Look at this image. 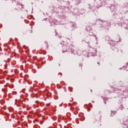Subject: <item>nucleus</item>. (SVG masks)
Masks as SVG:
<instances>
[{
	"mask_svg": "<svg viewBox=\"0 0 128 128\" xmlns=\"http://www.w3.org/2000/svg\"><path fill=\"white\" fill-rule=\"evenodd\" d=\"M104 104H106V102H104Z\"/></svg>",
	"mask_w": 128,
	"mask_h": 128,
	"instance_id": "8",
	"label": "nucleus"
},
{
	"mask_svg": "<svg viewBox=\"0 0 128 128\" xmlns=\"http://www.w3.org/2000/svg\"><path fill=\"white\" fill-rule=\"evenodd\" d=\"M91 92H92V90H91Z\"/></svg>",
	"mask_w": 128,
	"mask_h": 128,
	"instance_id": "6",
	"label": "nucleus"
},
{
	"mask_svg": "<svg viewBox=\"0 0 128 128\" xmlns=\"http://www.w3.org/2000/svg\"><path fill=\"white\" fill-rule=\"evenodd\" d=\"M118 88L114 89V90H117Z\"/></svg>",
	"mask_w": 128,
	"mask_h": 128,
	"instance_id": "4",
	"label": "nucleus"
},
{
	"mask_svg": "<svg viewBox=\"0 0 128 128\" xmlns=\"http://www.w3.org/2000/svg\"><path fill=\"white\" fill-rule=\"evenodd\" d=\"M68 46H62V52L63 54H64V52H68Z\"/></svg>",
	"mask_w": 128,
	"mask_h": 128,
	"instance_id": "1",
	"label": "nucleus"
},
{
	"mask_svg": "<svg viewBox=\"0 0 128 128\" xmlns=\"http://www.w3.org/2000/svg\"><path fill=\"white\" fill-rule=\"evenodd\" d=\"M127 66H128V64H127Z\"/></svg>",
	"mask_w": 128,
	"mask_h": 128,
	"instance_id": "7",
	"label": "nucleus"
},
{
	"mask_svg": "<svg viewBox=\"0 0 128 128\" xmlns=\"http://www.w3.org/2000/svg\"><path fill=\"white\" fill-rule=\"evenodd\" d=\"M114 114H116V112H114L112 111V112H111V116H114Z\"/></svg>",
	"mask_w": 128,
	"mask_h": 128,
	"instance_id": "3",
	"label": "nucleus"
},
{
	"mask_svg": "<svg viewBox=\"0 0 128 128\" xmlns=\"http://www.w3.org/2000/svg\"><path fill=\"white\" fill-rule=\"evenodd\" d=\"M112 50H114V52H118V49L116 48L112 47Z\"/></svg>",
	"mask_w": 128,
	"mask_h": 128,
	"instance_id": "2",
	"label": "nucleus"
},
{
	"mask_svg": "<svg viewBox=\"0 0 128 128\" xmlns=\"http://www.w3.org/2000/svg\"><path fill=\"white\" fill-rule=\"evenodd\" d=\"M97 64H100V62H98Z\"/></svg>",
	"mask_w": 128,
	"mask_h": 128,
	"instance_id": "5",
	"label": "nucleus"
}]
</instances>
